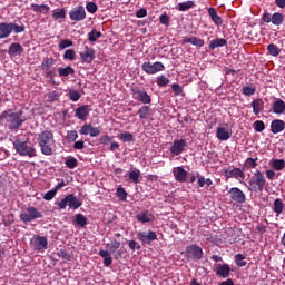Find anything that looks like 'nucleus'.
Wrapping results in <instances>:
<instances>
[{
  "label": "nucleus",
  "instance_id": "obj_1",
  "mask_svg": "<svg viewBox=\"0 0 285 285\" xmlns=\"http://www.w3.org/2000/svg\"><path fill=\"white\" fill-rule=\"evenodd\" d=\"M38 144L42 155H52V148H55V134H52V131H42L38 136Z\"/></svg>",
  "mask_w": 285,
  "mask_h": 285
},
{
  "label": "nucleus",
  "instance_id": "obj_2",
  "mask_svg": "<svg viewBox=\"0 0 285 285\" xmlns=\"http://www.w3.org/2000/svg\"><path fill=\"white\" fill-rule=\"evenodd\" d=\"M266 186V178L264 174L259 170H256L252 178L248 181V190L250 193H262Z\"/></svg>",
  "mask_w": 285,
  "mask_h": 285
},
{
  "label": "nucleus",
  "instance_id": "obj_3",
  "mask_svg": "<svg viewBox=\"0 0 285 285\" xmlns=\"http://www.w3.org/2000/svg\"><path fill=\"white\" fill-rule=\"evenodd\" d=\"M12 32H16V35H19L21 32H26V26L17 24L13 22H1L0 23V39H8Z\"/></svg>",
  "mask_w": 285,
  "mask_h": 285
},
{
  "label": "nucleus",
  "instance_id": "obj_4",
  "mask_svg": "<svg viewBox=\"0 0 285 285\" xmlns=\"http://www.w3.org/2000/svg\"><path fill=\"white\" fill-rule=\"evenodd\" d=\"M13 147L20 157H37V149H35V146L29 145L27 141L17 139L13 141Z\"/></svg>",
  "mask_w": 285,
  "mask_h": 285
},
{
  "label": "nucleus",
  "instance_id": "obj_5",
  "mask_svg": "<svg viewBox=\"0 0 285 285\" xmlns=\"http://www.w3.org/2000/svg\"><path fill=\"white\" fill-rule=\"evenodd\" d=\"M55 204L58 206L59 210H66L68 207L72 210L81 208V202L77 199L72 194H69L65 198L57 200Z\"/></svg>",
  "mask_w": 285,
  "mask_h": 285
},
{
  "label": "nucleus",
  "instance_id": "obj_6",
  "mask_svg": "<svg viewBox=\"0 0 285 285\" xmlns=\"http://www.w3.org/2000/svg\"><path fill=\"white\" fill-rule=\"evenodd\" d=\"M43 217V214L39 212L36 207L29 206L27 207L21 214L20 219L24 224H28V222H35V219H41Z\"/></svg>",
  "mask_w": 285,
  "mask_h": 285
},
{
  "label": "nucleus",
  "instance_id": "obj_7",
  "mask_svg": "<svg viewBox=\"0 0 285 285\" xmlns=\"http://www.w3.org/2000/svg\"><path fill=\"white\" fill-rule=\"evenodd\" d=\"M2 117H4V119H8L9 128H11V130H17V128H20L21 124H23V119H21V114L4 111Z\"/></svg>",
  "mask_w": 285,
  "mask_h": 285
},
{
  "label": "nucleus",
  "instance_id": "obj_8",
  "mask_svg": "<svg viewBox=\"0 0 285 285\" xmlns=\"http://www.w3.org/2000/svg\"><path fill=\"white\" fill-rule=\"evenodd\" d=\"M185 256L189 259L199 261L204 257V250L197 245H189L186 247Z\"/></svg>",
  "mask_w": 285,
  "mask_h": 285
},
{
  "label": "nucleus",
  "instance_id": "obj_9",
  "mask_svg": "<svg viewBox=\"0 0 285 285\" xmlns=\"http://www.w3.org/2000/svg\"><path fill=\"white\" fill-rule=\"evenodd\" d=\"M164 65L159 61L156 62H144L142 70L146 75H157V72H161L164 70Z\"/></svg>",
  "mask_w": 285,
  "mask_h": 285
},
{
  "label": "nucleus",
  "instance_id": "obj_10",
  "mask_svg": "<svg viewBox=\"0 0 285 285\" xmlns=\"http://www.w3.org/2000/svg\"><path fill=\"white\" fill-rule=\"evenodd\" d=\"M186 146H188V142H186V139H176L173 142V146L170 147V155L173 157H178V155H181L184 150H186Z\"/></svg>",
  "mask_w": 285,
  "mask_h": 285
},
{
  "label": "nucleus",
  "instance_id": "obj_11",
  "mask_svg": "<svg viewBox=\"0 0 285 285\" xmlns=\"http://www.w3.org/2000/svg\"><path fill=\"white\" fill-rule=\"evenodd\" d=\"M132 97L136 101H140V104H153V98H150V95L144 89L134 88Z\"/></svg>",
  "mask_w": 285,
  "mask_h": 285
},
{
  "label": "nucleus",
  "instance_id": "obj_12",
  "mask_svg": "<svg viewBox=\"0 0 285 285\" xmlns=\"http://www.w3.org/2000/svg\"><path fill=\"white\" fill-rule=\"evenodd\" d=\"M225 177H227V179H237L239 184H244V179H246V174L240 168L234 167L230 170H225Z\"/></svg>",
  "mask_w": 285,
  "mask_h": 285
},
{
  "label": "nucleus",
  "instance_id": "obj_13",
  "mask_svg": "<svg viewBox=\"0 0 285 285\" xmlns=\"http://www.w3.org/2000/svg\"><path fill=\"white\" fill-rule=\"evenodd\" d=\"M86 8L83 7H75L69 11V19L71 21H83L86 20Z\"/></svg>",
  "mask_w": 285,
  "mask_h": 285
},
{
  "label": "nucleus",
  "instance_id": "obj_14",
  "mask_svg": "<svg viewBox=\"0 0 285 285\" xmlns=\"http://www.w3.org/2000/svg\"><path fill=\"white\" fill-rule=\"evenodd\" d=\"M228 195L230 196V199L233 202H236V204H245L246 203V194L242 191V189L237 187H233L228 190Z\"/></svg>",
  "mask_w": 285,
  "mask_h": 285
},
{
  "label": "nucleus",
  "instance_id": "obj_15",
  "mask_svg": "<svg viewBox=\"0 0 285 285\" xmlns=\"http://www.w3.org/2000/svg\"><path fill=\"white\" fill-rule=\"evenodd\" d=\"M137 239H139V242H141L142 244L150 245L157 239V234L153 230H149L147 234L146 232H139L137 234Z\"/></svg>",
  "mask_w": 285,
  "mask_h": 285
},
{
  "label": "nucleus",
  "instance_id": "obj_16",
  "mask_svg": "<svg viewBox=\"0 0 285 285\" xmlns=\"http://www.w3.org/2000/svg\"><path fill=\"white\" fill-rule=\"evenodd\" d=\"M80 135H90L91 137H99L101 130L97 127H92L90 124H85L80 129Z\"/></svg>",
  "mask_w": 285,
  "mask_h": 285
},
{
  "label": "nucleus",
  "instance_id": "obj_17",
  "mask_svg": "<svg viewBox=\"0 0 285 285\" xmlns=\"http://www.w3.org/2000/svg\"><path fill=\"white\" fill-rule=\"evenodd\" d=\"M35 250H46L48 248V238L43 236H36L32 240Z\"/></svg>",
  "mask_w": 285,
  "mask_h": 285
},
{
  "label": "nucleus",
  "instance_id": "obj_18",
  "mask_svg": "<svg viewBox=\"0 0 285 285\" xmlns=\"http://www.w3.org/2000/svg\"><path fill=\"white\" fill-rule=\"evenodd\" d=\"M233 135V130L226 127H217L216 129V137L219 141H228L230 136Z\"/></svg>",
  "mask_w": 285,
  "mask_h": 285
},
{
  "label": "nucleus",
  "instance_id": "obj_19",
  "mask_svg": "<svg viewBox=\"0 0 285 285\" xmlns=\"http://www.w3.org/2000/svg\"><path fill=\"white\" fill-rule=\"evenodd\" d=\"M176 181H179L180 184H184L188 177V171L184 169L183 167H174L171 170Z\"/></svg>",
  "mask_w": 285,
  "mask_h": 285
},
{
  "label": "nucleus",
  "instance_id": "obj_20",
  "mask_svg": "<svg viewBox=\"0 0 285 285\" xmlns=\"http://www.w3.org/2000/svg\"><path fill=\"white\" fill-rule=\"evenodd\" d=\"M184 43H191V46H196V48H204L205 46L204 39L195 36L184 37L181 39V45L184 46Z\"/></svg>",
  "mask_w": 285,
  "mask_h": 285
},
{
  "label": "nucleus",
  "instance_id": "obj_21",
  "mask_svg": "<svg viewBox=\"0 0 285 285\" xmlns=\"http://www.w3.org/2000/svg\"><path fill=\"white\" fill-rule=\"evenodd\" d=\"M80 58L85 63H92L95 59V49L89 48L88 46L85 47V50L80 52Z\"/></svg>",
  "mask_w": 285,
  "mask_h": 285
},
{
  "label": "nucleus",
  "instance_id": "obj_22",
  "mask_svg": "<svg viewBox=\"0 0 285 285\" xmlns=\"http://www.w3.org/2000/svg\"><path fill=\"white\" fill-rule=\"evenodd\" d=\"M8 55L10 57H21L23 55V47L19 42H13L9 46Z\"/></svg>",
  "mask_w": 285,
  "mask_h": 285
},
{
  "label": "nucleus",
  "instance_id": "obj_23",
  "mask_svg": "<svg viewBox=\"0 0 285 285\" xmlns=\"http://www.w3.org/2000/svg\"><path fill=\"white\" fill-rule=\"evenodd\" d=\"M136 219L140 222L141 224H150V222L155 220V215L148 210H144L136 215Z\"/></svg>",
  "mask_w": 285,
  "mask_h": 285
},
{
  "label": "nucleus",
  "instance_id": "obj_24",
  "mask_svg": "<svg viewBox=\"0 0 285 285\" xmlns=\"http://www.w3.org/2000/svg\"><path fill=\"white\" fill-rule=\"evenodd\" d=\"M216 275L226 279L230 275V266L228 264H218L216 266Z\"/></svg>",
  "mask_w": 285,
  "mask_h": 285
},
{
  "label": "nucleus",
  "instance_id": "obj_25",
  "mask_svg": "<svg viewBox=\"0 0 285 285\" xmlns=\"http://www.w3.org/2000/svg\"><path fill=\"white\" fill-rule=\"evenodd\" d=\"M90 115V106L83 105L76 109V117L80 119V121H86Z\"/></svg>",
  "mask_w": 285,
  "mask_h": 285
},
{
  "label": "nucleus",
  "instance_id": "obj_26",
  "mask_svg": "<svg viewBox=\"0 0 285 285\" xmlns=\"http://www.w3.org/2000/svg\"><path fill=\"white\" fill-rule=\"evenodd\" d=\"M207 12L213 21V23H215V26H223L224 23V19H222V17H219V14H217V9L216 8H208Z\"/></svg>",
  "mask_w": 285,
  "mask_h": 285
},
{
  "label": "nucleus",
  "instance_id": "obj_27",
  "mask_svg": "<svg viewBox=\"0 0 285 285\" xmlns=\"http://www.w3.org/2000/svg\"><path fill=\"white\" fill-rule=\"evenodd\" d=\"M271 130L273 135H278V132H283V130H285L284 120H281V119L273 120L271 124Z\"/></svg>",
  "mask_w": 285,
  "mask_h": 285
},
{
  "label": "nucleus",
  "instance_id": "obj_28",
  "mask_svg": "<svg viewBox=\"0 0 285 285\" xmlns=\"http://www.w3.org/2000/svg\"><path fill=\"white\" fill-rule=\"evenodd\" d=\"M254 115H259L264 111V100L262 98L255 99L250 104Z\"/></svg>",
  "mask_w": 285,
  "mask_h": 285
},
{
  "label": "nucleus",
  "instance_id": "obj_29",
  "mask_svg": "<svg viewBox=\"0 0 285 285\" xmlns=\"http://www.w3.org/2000/svg\"><path fill=\"white\" fill-rule=\"evenodd\" d=\"M273 112H275V115H284V112H285V102H284V100L278 99V100L274 101Z\"/></svg>",
  "mask_w": 285,
  "mask_h": 285
},
{
  "label": "nucleus",
  "instance_id": "obj_30",
  "mask_svg": "<svg viewBox=\"0 0 285 285\" xmlns=\"http://www.w3.org/2000/svg\"><path fill=\"white\" fill-rule=\"evenodd\" d=\"M227 43L228 41H226L224 38L214 39L209 42V50H215V48H224V46Z\"/></svg>",
  "mask_w": 285,
  "mask_h": 285
},
{
  "label": "nucleus",
  "instance_id": "obj_31",
  "mask_svg": "<svg viewBox=\"0 0 285 285\" xmlns=\"http://www.w3.org/2000/svg\"><path fill=\"white\" fill-rule=\"evenodd\" d=\"M99 255H100V257H102L105 266H107V267L112 266V256L110 255V253L108 250L101 249L99 252Z\"/></svg>",
  "mask_w": 285,
  "mask_h": 285
},
{
  "label": "nucleus",
  "instance_id": "obj_32",
  "mask_svg": "<svg viewBox=\"0 0 285 285\" xmlns=\"http://www.w3.org/2000/svg\"><path fill=\"white\" fill-rule=\"evenodd\" d=\"M273 210L276 214V217H279V215L284 213V202L279 198L275 199Z\"/></svg>",
  "mask_w": 285,
  "mask_h": 285
},
{
  "label": "nucleus",
  "instance_id": "obj_33",
  "mask_svg": "<svg viewBox=\"0 0 285 285\" xmlns=\"http://www.w3.org/2000/svg\"><path fill=\"white\" fill-rule=\"evenodd\" d=\"M269 166H272V168H274V170H284L285 160L284 159H272L269 161Z\"/></svg>",
  "mask_w": 285,
  "mask_h": 285
},
{
  "label": "nucleus",
  "instance_id": "obj_34",
  "mask_svg": "<svg viewBox=\"0 0 285 285\" xmlns=\"http://www.w3.org/2000/svg\"><path fill=\"white\" fill-rule=\"evenodd\" d=\"M31 10L33 12H40L42 14H48L50 12V7L46 4H31Z\"/></svg>",
  "mask_w": 285,
  "mask_h": 285
},
{
  "label": "nucleus",
  "instance_id": "obj_35",
  "mask_svg": "<svg viewBox=\"0 0 285 285\" xmlns=\"http://www.w3.org/2000/svg\"><path fill=\"white\" fill-rule=\"evenodd\" d=\"M61 97V92L55 90L50 91L49 94L46 95V101L49 104H55V101H59V98Z\"/></svg>",
  "mask_w": 285,
  "mask_h": 285
},
{
  "label": "nucleus",
  "instance_id": "obj_36",
  "mask_svg": "<svg viewBox=\"0 0 285 285\" xmlns=\"http://www.w3.org/2000/svg\"><path fill=\"white\" fill-rule=\"evenodd\" d=\"M52 66H55V59L52 58H45L43 61L41 62V70L43 72L50 70V68H52Z\"/></svg>",
  "mask_w": 285,
  "mask_h": 285
},
{
  "label": "nucleus",
  "instance_id": "obj_37",
  "mask_svg": "<svg viewBox=\"0 0 285 285\" xmlns=\"http://www.w3.org/2000/svg\"><path fill=\"white\" fill-rule=\"evenodd\" d=\"M191 8H195L194 1L180 2L177 6V10L180 12H186V10H191Z\"/></svg>",
  "mask_w": 285,
  "mask_h": 285
},
{
  "label": "nucleus",
  "instance_id": "obj_38",
  "mask_svg": "<svg viewBox=\"0 0 285 285\" xmlns=\"http://www.w3.org/2000/svg\"><path fill=\"white\" fill-rule=\"evenodd\" d=\"M272 23L273 26H282L284 23V14L279 12H275L272 14Z\"/></svg>",
  "mask_w": 285,
  "mask_h": 285
},
{
  "label": "nucleus",
  "instance_id": "obj_39",
  "mask_svg": "<svg viewBox=\"0 0 285 285\" xmlns=\"http://www.w3.org/2000/svg\"><path fill=\"white\" fill-rule=\"evenodd\" d=\"M267 52L272 57H279V52H282V49H279V47H277V45L271 43L267 46Z\"/></svg>",
  "mask_w": 285,
  "mask_h": 285
},
{
  "label": "nucleus",
  "instance_id": "obj_40",
  "mask_svg": "<svg viewBox=\"0 0 285 285\" xmlns=\"http://www.w3.org/2000/svg\"><path fill=\"white\" fill-rule=\"evenodd\" d=\"M65 164L67 166V168H70L71 170L77 168V166H79V160H77V158L69 156L66 158Z\"/></svg>",
  "mask_w": 285,
  "mask_h": 285
},
{
  "label": "nucleus",
  "instance_id": "obj_41",
  "mask_svg": "<svg viewBox=\"0 0 285 285\" xmlns=\"http://www.w3.org/2000/svg\"><path fill=\"white\" fill-rule=\"evenodd\" d=\"M59 77H69V75H75V69L72 67L58 68Z\"/></svg>",
  "mask_w": 285,
  "mask_h": 285
},
{
  "label": "nucleus",
  "instance_id": "obj_42",
  "mask_svg": "<svg viewBox=\"0 0 285 285\" xmlns=\"http://www.w3.org/2000/svg\"><path fill=\"white\" fill-rule=\"evenodd\" d=\"M118 139L120 141H124V144L129 142V141H135V136L130 132H121L120 135H118Z\"/></svg>",
  "mask_w": 285,
  "mask_h": 285
},
{
  "label": "nucleus",
  "instance_id": "obj_43",
  "mask_svg": "<svg viewBox=\"0 0 285 285\" xmlns=\"http://www.w3.org/2000/svg\"><path fill=\"white\" fill-rule=\"evenodd\" d=\"M139 177H141V171L139 169L129 173V179L134 184H139Z\"/></svg>",
  "mask_w": 285,
  "mask_h": 285
},
{
  "label": "nucleus",
  "instance_id": "obj_44",
  "mask_svg": "<svg viewBox=\"0 0 285 285\" xmlns=\"http://www.w3.org/2000/svg\"><path fill=\"white\" fill-rule=\"evenodd\" d=\"M52 17H53L55 21H59V19H65L66 18V9L53 10Z\"/></svg>",
  "mask_w": 285,
  "mask_h": 285
},
{
  "label": "nucleus",
  "instance_id": "obj_45",
  "mask_svg": "<svg viewBox=\"0 0 285 285\" xmlns=\"http://www.w3.org/2000/svg\"><path fill=\"white\" fill-rule=\"evenodd\" d=\"M99 38H101V32L100 31H97V30H91L89 33H88V39L89 41H91L92 43H95V41H97Z\"/></svg>",
  "mask_w": 285,
  "mask_h": 285
},
{
  "label": "nucleus",
  "instance_id": "obj_46",
  "mask_svg": "<svg viewBox=\"0 0 285 285\" xmlns=\"http://www.w3.org/2000/svg\"><path fill=\"white\" fill-rule=\"evenodd\" d=\"M253 128L256 132H264V130L266 129V125H264V121L262 120H256L253 124Z\"/></svg>",
  "mask_w": 285,
  "mask_h": 285
},
{
  "label": "nucleus",
  "instance_id": "obj_47",
  "mask_svg": "<svg viewBox=\"0 0 285 285\" xmlns=\"http://www.w3.org/2000/svg\"><path fill=\"white\" fill-rule=\"evenodd\" d=\"M119 246H121V243L117 242V240H112L111 243H108L106 245V248H108V250L110 253H116L117 249L119 248Z\"/></svg>",
  "mask_w": 285,
  "mask_h": 285
},
{
  "label": "nucleus",
  "instance_id": "obj_48",
  "mask_svg": "<svg viewBox=\"0 0 285 285\" xmlns=\"http://www.w3.org/2000/svg\"><path fill=\"white\" fill-rule=\"evenodd\" d=\"M235 263H236V266L244 267L247 264L246 257H244V255L242 254H237L235 255Z\"/></svg>",
  "mask_w": 285,
  "mask_h": 285
},
{
  "label": "nucleus",
  "instance_id": "obj_49",
  "mask_svg": "<svg viewBox=\"0 0 285 285\" xmlns=\"http://www.w3.org/2000/svg\"><path fill=\"white\" fill-rule=\"evenodd\" d=\"M116 195L121 202H126V199H128V193H126V189H124V187H118Z\"/></svg>",
  "mask_w": 285,
  "mask_h": 285
},
{
  "label": "nucleus",
  "instance_id": "obj_50",
  "mask_svg": "<svg viewBox=\"0 0 285 285\" xmlns=\"http://www.w3.org/2000/svg\"><path fill=\"white\" fill-rule=\"evenodd\" d=\"M148 112H150V107L148 106H142L138 109V115L140 119H146V117H148Z\"/></svg>",
  "mask_w": 285,
  "mask_h": 285
},
{
  "label": "nucleus",
  "instance_id": "obj_51",
  "mask_svg": "<svg viewBox=\"0 0 285 285\" xmlns=\"http://www.w3.org/2000/svg\"><path fill=\"white\" fill-rule=\"evenodd\" d=\"M76 224H78V226H86V224H88V218H86L83 214H77Z\"/></svg>",
  "mask_w": 285,
  "mask_h": 285
},
{
  "label": "nucleus",
  "instance_id": "obj_52",
  "mask_svg": "<svg viewBox=\"0 0 285 285\" xmlns=\"http://www.w3.org/2000/svg\"><path fill=\"white\" fill-rule=\"evenodd\" d=\"M56 196H57V189L53 188L45 194L43 199L46 202H52V199H55Z\"/></svg>",
  "mask_w": 285,
  "mask_h": 285
},
{
  "label": "nucleus",
  "instance_id": "obj_53",
  "mask_svg": "<svg viewBox=\"0 0 285 285\" xmlns=\"http://www.w3.org/2000/svg\"><path fill=\"white\" fill-rule=\"evenodd\" d=\"M86 10L90 14H95V12H97V10H99V8L97 7V3H95V2H87Z\"/></svg>",
  "mask_w": 285,
  "mask_h": 285
},
{
  "label": "nucleus",
  "instance_id": "obj_54",
  "mask_svg": "<svg viewBox=\"0 0 285 285\" xmlns=\"http://www.w3.org/2000/svg\"><path fill=\"white\" fill-rule=\"evenodd\" d=\"M245 168H257V158H247L245 160Z\"/></svg>",
  "mask_w": 285,
  "mask_h": 285
},
{
  "label": "nucleus",
  "instance_id": "obj_55",
  "mask_svg": "<svg viewBox=\"0 0 285 285\" xmlns=\"http://www.w3.org/2000/svg\"><path fill=\"white\" fill-rule=\"evenodd\" d=\"M242 92L245 95V97H253V95H255V88L248 86L243 87Z\"/></svg>",
  "mask_w": 285,
  "mask_h": 285
},
{
  "label": "nucleus",
  "instance_id": "obj_56",
  "mask_svg": "<svg viewBox=\"0 0 285 285\" xmlns=\"http://www.w3.org/2000/svg\"><path fill=\"white\" fill-rule=\"evenodd\" d=\"M168 83H170V80H168L165 76H160L157 80V85L160 87V88H164L166 86H168Z\"/></svg>",
  "mask_w": 285,
  "mask_h": 285
},
{
  "label": "nucleus",
  "instance_id": "obj_57",
  "mask_svg": "<svg viewBox=\"0 0 285 285\" xmlns=\"http://www.w3.org/2000/svg\"><path fill=\"white\" fill-rule=\"evenodd\" d=\"M69 97H70L71 101H79V99H81V94H79V91H77V90H70Z\"/></svg>",
  "mask_w": 285,
  "mask_h": 285
},
{
  "label": "nucleus",
  "instance_id": "obj_58",
  "mask_svg": "<svg viewBox=\"0 0 285 285\" xmlns=\"http://www.w3.org/2000/svg\"><path fill=\"white\" fill-rule=\"evenodd\" d=\"M78 138H79V134H77V130L68 131L67 134L68 141H77Z\"/></svg>",
  "mask_w": 285,
  "mask_h": 285
},
{
  "label": "nucleus",
  "instance_id": "obj_59",
  "mask_svg": "<svg viewBox=\"0 0 285 285\" xmlns=\"http://www.w3.org/2000/svg\"><path fill=\"white\" fill-rule=\"evenodd\" d=\"M63 59H68L69 61H75V50L68 49L63 55Z\"/></svg>",
  "mask_w": 285,
  "mask_h": 285
},
{
  "label": "nucleus",
  "instance_id": "obj_60",
  "mask_svg": "<svg viewBox=\"0 0 285 285\" xmlns=\"http://www.w3.org/2000/svg\"><path fill=\"white\" fill-rule=\"evenodd\" d=\"M159 21L163 26H170V17L166 13L160 16Z\"/></svg>",
  "mask_w": 285,
  "mask_h": 285
},
{
  "label": "nucleus",
  "instance_id": "obj_61",
  "mask_svg": "<svg viewBox=\"0 0 285 285\" xmlns=\"http://www.w3.org/2000/svg\"><path fill=\"white\" fill-rule=\"evenodd\" d=\"M72 46V41L65 39L59 43L60 50H66V48H70Z\"/></svg>",
  "mask_w": 285,
  "mask_h": 285
},
{
  "label": "nucleus",
  "instance_id": "obj_62",
  "mask_svg": "<svg viewBox=\"0 0 285 285\" xmlns=\"http://www.w3.org/2000/svg\"><path fill=\"white\" fill-rule=\"evenodd\" d=\"M129 248L131 250H139L141 248V245H139V243H137V240H130Z\"/></svg>",
  "mask_w": 285,
  "mask_h": 285
},
{
  "label": "nucleus",
  "instance_id": "obj_63",
  "mask_svg": "<svg viewBox=\"0 0 285 285\" xmlns=\"http://www.w3.org/2000/svg\"><path fill=\"white\" fill-rule=\"evenodd\" d=\"M114 137L112 136H108V135H105V136H101L100 137V144H110V141H112Z\"/></svg>",
  "mask_w": 285,
  "mask_h": 285
},
{
  "label": "nucleus",
  "instance_id": "obj_64",
  "mask_svg": "<svg viewBox=\"0 0 285 285\" xmlns=\"http://www.w3.org/2000/svg\"><path fill=\"white\" fill-rule=\"evenodd\" d=\"M265 175L269 179V181H273L275 179V176H276L275 170H273V169L266 170Z\"/></svg>",
  "mask_w": 285,
  "mask_h": 285
}]
</instances>
